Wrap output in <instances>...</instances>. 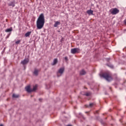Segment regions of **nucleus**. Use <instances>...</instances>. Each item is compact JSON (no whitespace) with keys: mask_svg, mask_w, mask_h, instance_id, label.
<instances>
[{"mask_svg":"<svg viewBox=\"0 0 126 126\" xmlns=\"http://www.w3.org/2000/svg\"><path fill=\"white\" fill-rule=\"evenodd\" d=\"M45 24V16L44 14L41 13L37 18L36 21V27L37 29H42Z\"/></svg>","mask_w":126,"mask_h":126,"instance_id":"obj_1","label":"nucleus"},{"mask_svg":"<svg viewBox=\"0 0 126 126\" xmlns=\"http://www.w3.org/2000/svg\"><path fill=\"white\" fill-rule=\"evenodd\" d=\"M100 77H103V78H105L107 81H111V80H113V78H112V76L108 73H105L102 74V75L101 74H99Z\"/></svg>","mask_w":126,"mask_h":126,"instance_id":"obj_2","label":"nucleus"},{"mask_svg":"<svg viewBox=\"0 0 126 126\" xmlns=\"http://www.w3.org/2000/svg\"><path fill=\"white\" fill-rule=\"evenodd\" d=\"M37 87L38 86L35 85V86H33V89H32L30 87V86H28L26 87L25 89L26 91H27L29 93H31V92H34V91H36V90H37Z\"/></svg>","mask_w":126,"mask_h":126,"instance_id":"obj_3","label":"nucleus"},{"mask_svg":"<svg viewBox=\"0 0 126 126\" xmlns=\"http://www.w3.org/2000/svg\"><path fill=\"white\" fill-rule=\"evenodd\" d=\"M64 71V67L60 68L57 73V75L58 77H60V76H62Z\"/></svg>","mask_w":126,"mask_h":126,"instance_id":"obj_4","label":"nucleus"},{"mask_svg":"<svg viewBox=\"0 0 126 126\" xmlns=\"http://www.w3.org/2000/svg\"><path fill=\"white\" fill-rule=\"evenodd\" d=\"M110 12L111 13V14L115 15L116 14H118V13L120 12V10L117 8H114L110 10Z\"/></svg>","mask_w":126,"mask_h":126,"instance_id":"obj_5","label":"nucleus"},{"mask_svg":"<svg viewBox=\"0 0 126 126\" xmlns=\"http://www.w3.org/2000/svg\"><path fill=\"white\" fill-rule=\"evenodd\" d=\"M80 49L79 48H73L71 49V54H76V53H79Z\"/></svg>","mask_w":126,"mask_h":126,"instance_id":"obj_6","label":"nucleus"},{"mask_svg":"<svg viewBox=\"0 0 126 126\" xmlns=\"http://www.w3.org/2000/svg\"><path fill=\"white\" fill-rule=\"evenodd\" d=\"M29 62V59H25V60H24L21 62V63L22 64H23V65H25V64L28 63Z\"/></svg>","mask_w":126,"mask_h":126,"instance_id":"obj_7","label":"nucleus"},{"mask_svg":"<svg viewBox=\"0 0 126 126\" xmlns=\"http://www.w3.org/2000/svg\"><path fill=\"white\" fill-rule=\"evenodd\" d=\"M87 13L89 14V15H93V10L90 9L87 11Z\"/></svg>","mask_w":126,"mask_h":126,"instance_id":"obj_8","label":"nucleus"},{"mask_svg":"<svg viewBox=\"0 0 126 126\" xmlns=\"http://www.w3.org/2000/svg\"><path fill=\"white\" fill-rule=\"evenodd\" d=\"M32 33V32H26L25 34V37H30Z\"/></svg>","mask_w":126,"mask_h":126,"instance_id":"obj_9","label":"nucleus"},{"mask_svg":"<svg viewBox=\"0 0 126 126\" xmlns=\"http://www.w3.org/2000/svg\"><path fill=\"white\" fill-rule=\"evenodd\" d=\"M58 63V59H55L53 61V63H52V65H55Z\"/></svg>","mask_w":126,"mask_h":126,"instance_id":"obj_10","label":"nucleus"},{"mask_svg":"<svg viewBox=\"0 0 126 126\" xmlns=\"http://www.w3.org/2000/svg\"><path fill=\"white\" fill-rule=\"evenodd\" d=\"M38 73H39V70L35 69L33 72V74H34L35 76H37V75H38Z\"/></svg>","mask_w":126,"mask_h":126,"instance_id":"obj_11","label":"nucleus"},{"mask_svg":"<svg viewBox=\"0 0 126 126\" xmlns=\"http://www.w3.org/2000/svg\"><path fill=\"white\" fill-rule=\"evenodd\" d=\"M80 74L81 75H84L85 74H86V72L84 70H82L80 72Z\"/></svg>","mask_w":126,"mask_h":126,"instance_id":"obj_12","label":"nucleus"},{"mask_svg":"<svg viewBox=\"0 0 126 126\" xmlns=\"http://www.w3.org/2000/svg\"><path fill=\"white\" fill-rule=\"evenodd\" d=\"M9 6H12L13 7H14L15 6V4H14V2H11L8 4Z\"/></svg>","mask_w":126,"mask_h":126,"instance_id":"obj_13","label":"nucleus"},{"mask_svg":"<svg viewBox=\"0 0 126 126\" xmlns=\"http://www.w3.org/2000/svg\"><path fill=\"white\" fill-rule=\"evenodd\" d=\"M60 24H61V23L59 21H57L54 25V27H58V25H60Z\"/></svg>","mask_w":126,"mask_h":126,"instance_id":"obj_14","label":"nucleus"},{"mask_svg":"<svg viewBox=\"0 0 126 126\" xmlns=\"http://www.w3.org/2000/svg\"><path fill=\"white\" fill-rule=\"evenodd\" d=\"M12 31V28H10L9 29H7L5 30V32H11Z\"/></svg>","mask_w":126,"mask_h":126,"instance_id":"obj_15","label":"nucleus"},{"mask_svg":"<svg viewBox=\"0 0 126 126\" xmlns=\"http://www.w3.org/2000/svg\"><path fill=\"white\" fill-rule=\"evenodd\" d=\"M12 97H13V98H18V97H19V95L16 94H13Z\"/></svg>","mask_w":126,"mask_h":126,"instance_id":"obj_16","label":"nucleus"},{"mask_svg":"<svg viewBox=\"0 0 126 126\" xmlns=\"http://www.w3.org/2000/svg\"><path fill=\"white\" fill-rule=\"evenodd\" d=\"M86 107H90L91 108H92V107H93V106H94V103H90L89 104V105H86Z\"/></svg>","mask_w":126,"mask_h":126,"instance_id":"obj_17","label":"nucleus"},{"mask_svg":"<svg viewBox=\"0 0 126 126\" xmlns=\"http://www.w3.org/2000/svg\"><path fill=\"white\" fill-rule=\"evenodd\" d=\"M91 94V93H86V94H84V95H85L86 96H90V94Z\"/></svg>","mask_w":126,"mask_h":126,"instance_id":"obj_18","label":"nucleus"},{"mask_svg":"<svg viewBox=\"0 0 126 126\" xmlns=\"http://www.w3.org/2000/svg\"><path fill=\"white\" fill-rule=\"evenodd\" d=\"M21 41L20 40H18L16 41L15 44H18L19 43H20Z\"/></svg>","mask_w":126,"mask_h":126,"instance_id":"obj_19","label":"nucleus"},{"mask_svg":"<svg viewBox=\"0 0 126 126\" xmlns=\"http://www.w3.org/2000/svg\"><path fill=\"white\" fill-rule=\"evenodd\" d=\"M64 60L66 61H67V60H68V59H67V57H65L64 58Z\"/></svg>","mask_w":126,"mask_h":126,"instance_id":"obj_20","label":"nucleus"},{"mask_svg":"<svg viewBox=\"0 0 126 126\" xmlns=\"http://www.w3.org/2000/svg\"><path fill=\"white\" fill-rule=\"evenodd\" d=\"M124 23L126 25V19L124 20Z\"/></svg>","mask_w":126,"mask_h":126,"instance_id":"obj_21","label":"nucleus"},{"mask_svg":"<svg viewBox=\"0 0 126 126\" xmlns=\"http://www.w3.org/2000/svg\"><path fill=\"white\" fill-rule=\"evenodd\" d=\"M39 101H42V99L41 98H39Z\"/></svg>","mask_w":126,"mask_h":126,"instance_id":"obj_22","label":"nucleus"},{"mask_svg":"<svg viewBox=\"0 0 126 126\" xmlns=\"http://www.w3.org/2000/svg\"><path fill=\"white\" fill-rule=\"evenodd\" d=\"M0 126H3V125L1 124V125H0Z\"/></svg>","mask_w":126,"mask_h":126,"instance_id":"obj_23","label":"nucleus"},{"mask_svg":"<svg viewBox=\"0 0 126 126\" xmlns=\"http://www.w3.org/2000/svg\"><path fill=\"white\" fill-rule=\"evenodd\" d=\"M66 126H72L69 125H67Z\"/></svg>","mask_w":126,"mask_h":126,"instance_id":"obj_24","label":"nucleus"},{"mask_svg":"<svg viewBox=\"0 0 126 126\" xmlns=\"http://www.w3.org/2000/svg\"><path fill=\"white\" fill-rule=\"evenodd\" d=\"M107 60H108V61H110V58L107 59Z\"/></svg>","mask_w":126,"mask_h":126,"instance_id":"obj_25","label":"nucleus"},{"mask_svg":"<svg viewBox=\"0 0 126 126\" xmlns=\"http://www.w3.org/2000/svg\"><path fill=\"white\" fill-rule=\"evenodd\" d=\"M110 67H113V65H111L110 66Z\"/></svg>","mask_w":126,"mask_h":126,"instance_id":"obj_26","label":"nucleus"}]
</instances>
